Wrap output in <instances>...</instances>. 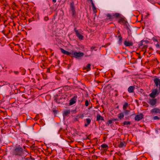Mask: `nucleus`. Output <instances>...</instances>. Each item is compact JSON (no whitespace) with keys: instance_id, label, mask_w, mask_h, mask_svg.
Instances as JSON below:
<instances>
[{"instance_id":"obj_1","label":"nucleus","mask_w":160,"mask_h":160,"mask_svg":"<svg viewBox=\"0 0 160 160\" xmlns=\"http://www.w3.org/2000/svg\"><path fill=\"white\" fill-rule=\"evenodd\" d=\"M14 153L18 157L19 159H23L26 157V154L24 153L22 149L21 148H17L14 150Z\"/></svg>"},{"instance_id":"obj_2","label":"nucleus","mask_w":160,"mask_h":160,"mask_svg":"<svg viewBox=\"0 0 160 160\" xmlns=\"http://www.w3.org/2000/svg\"><path fill=\"white\" fill-rule=\"evenodd\" d=\"M70 12H71L72 16L73 18H75L76 14V12L75 9V7L74 6V4L73 2H71L70 4Z\"/></svg>"},{"instance_id":"obj_3","label":"nucleus","mask_w":160,"mask_h":160,"mask_svg":"<svg viewBox=\"0 0 160 160\" xmlns=\"http://www.w3.org/2000/svg\"><path fill=\"white\" fill-rule=\"evenodd\" d=\"M159 93L157 89H153L152 90V92L149 95L150 97L152 98H154L156 96H158Z\"/></svg>"},{"instance_id":"obj_4","label":"nucleus","mask_w":160,"mask_h":160,"mask_svg":"<svg viewBox=\"0 0 160 160\" xmlns=\"http://www.w3.org/2000/svg\"><path fill=\"white\" fill-rule=\"evenodd\" d=\"M120 14L119 13H116L110 14L108 13L106 15V16L109 19H113L115 18H118L120 17Z\"/></svg>"},{"instance_id":"obj_5","label":"nucleus","mask_w":160,"mask_h":160,"mask_svg":"<svg viewBox=\"0 0 160 160\" xmlns=\"http://www.w3.org/2000/svg\"><path fill=\"white\" fill-rule=\"evenodd\" d=\"M72 54L74 55V57L76 58H79L80 57L83 56L84 55L83 53L80 52H72Z\"/></svg>"},{"instance_id":"obj_6","label":"nucleus","mask_w":160,"mask_h":160,"mask_svg":"<svg viewBox=\"0 0 160 160\" xmlns=\"http://www.w3.org/2000/svg\"><path fill=\"white\" fill-rule=\"evenodd\" d=\"M157 100L156 98H153L152 99H149L148 102L152 106L155 105L157 103Z\"/></svg>"},{"instance_id":"obj_7","label":"nucleus","mask_w":160,"mask_h":160,"mask_svg":"<svg viewBox=\"0 0 160 160\" xmlns=\"http://www.w3.org/2000/svg\"><path fill=\"white\" fill-rule=\"evenodd\" d=\"M78 97L77 95H75L69 101V105H72L75 103L77 101V99Z\"/></svg>"},{"instance_id":"obj_8","label":"nucleus","mask_w":160,"mask_h":160,"mask_svg":"<svg viewBox=\"0 0 160 160\" xmlns=\"http://www.w3.org/2000/svg\"><path fill=\"white\" fill-rule=\"evenodd\" d=\"M153 81L155 84L156 86L157 87H158L159 89H160V79L158 78H156L153 79Z\"/></svg>"},{"instance_id":"obj_9","label":"nucleus","mask_w":160,"mask_h":160,"mask_svg":"<svg viewBox=\"0 0 160 160\" xmlns=\"http://www.w3.org/2000/svg\"><path fill=\"white\" fill-rule=\"evenodd\" d=\"M143 118V114L142 113H140L139 114L136 115L134 119L136 121H139L141 120Z\"/></svg>"},{"instance_id":"obj_10","label":"nucleus","mask_w":160,"mask_h":160,"mask_svg":"<svg viewBox=\"0 0 160 160\" xmlns=\"http://www.w3.org/2000/svg\"><path fill=\"white\" fill-rule=\"evenodd\" d=\"M74 30L76 32V34L78 38L80 40H82L83 38V36L79 33L78 31L77 30L76 28H74Z\"/></svg>"},{"instance_id":"obj_11","label":"nucleus","mask_w":160,"mask_h":160,"mask_svg":"<svg viewBox=\"0 0 160 160\" xmlns=\"http://www.w3.org/2000/svg\"><path fill=\"white\" fill-rule=\"evenodd\" d=\"M151 112L152 113L160 114V109L155 108L151 109Z\"/></svg>"},{"instance_id":"obj_12","label":"nucleus","mask_w":160,"mask_h":160,"mask_svg":"<svg viewBox=\"0 0 160 160\" xmlns=\"http://www.w3.org/2000/svg\"><path fill=\"white\" fill-rule=\"evenodd\" d=\"M124 44L126 46L130 47L132 46L133 45V43L132 42H128L125 41L124 42Z\"/></svg>"},{"instance_id":"obj_13","label":"nucleus","mask_w":160,"mask_h":160,"mask_svg":"<svg viewBox=\"0 0 160 160\" xmlns=\"http://www.w3.org/2000/svg\"><path fill=\"white\" fill-rule=\"evenodd\" d=\"M60 49L61 52L64 54L68 55H70L72 54V53L67 51L62 48H60Z\"/></svg>"},{"instance_id":"obj_14","label":"nucleus","mask_w":160,"mask_h":160,"mask_svg":"<svg viewBox=\"0 0 160 160\" xmlns=\"http://www.w3.org/2000/svg\"><path fill=\"white\" fill-rule=\"evenodd\" d=\"M60 49L61 52L64 54L68 55H70L72 54V53L67 51L62 48H60Z\"/></svg>"},{"instance_id":"obj_15","label":"nucleus","mask_w":160,"mask_h":160,"mask_svg":"<svg viewBox=\"0 0 160 160\" xmlns=\"http://www.w3.org/2000/svg\"><path fill=\"white\" fill-rule=\"evenodd\" d=\"M135 87L133 86H130L128 88V92L129 93H132L134 92Z\"/></svg>"},{"instance_id":"obj_16","label":"nucleus","mask_w":160,"mask_h":160,"mask_svg":"<svg viewBox=\"0 0 160 160\" xmlns=\"http://www.w3.org/2000/svg\"><path fill=\"white\" fill-rule=\"evenodd\" d=\"M86 123H85L84 125V126L86 127L88 126L90 123L91 119L90 118H88L86 119Z\"/></svg>"},{"instance_id":"obj_17","label":"nucleus","mask_w":160,"mask_h":160,"mask_svg":"<svg viewBox=\"0 0 160 160\" xmlns=\"http://www.w3.org/2000/svg\"><path fill=\"white\" fill-rule=\"evenodd\" d=\"M126 143L125 142H120L118 145V147L119 148H121L126 146Z\"/></svg>"},{"instance_id":"obj_18","label":"nucleus","mask_w":160,"mask_h":160,"mask_svg":"<svg viewBox=\"0 0 160 160\" xmlns=\"http://www.w3.org/2000/svg\"><path fill=\"white\" fill-rule=\"evenodd\" d=\"M58 95H56L55 96V98L54 99V101L58 103H61V102L60 101V100L62 99L61 98H60V99H58L57 98Z\"/></svg>"},{"instance_id":"obj_19","label":"nucleus","mask_w":160,"mask_h":160,"mask_svg":"<svg viewBox=\"0 0 160 160\" xmlns=\"http://www.w3.org/2000/svg\"><path fill=\"white\" fill-rule=\"evenodd\" d=\"M97 120L99 121V120H104L103 118L99 114H98L97 116Z\"/></svg>"},{"instance_id":"obj_20","label":"nucleus","mask_w":160,"mask_h":160,"mask_svg":"<svg viewBox=\"0 0 160 160\" xmlns=\"http://www.w3.org/2000/svg\"><path fill=\"white\" fill-rule=\"evenodd\" d=\"M118 38H119L118 43L119 44H121L122 43V38L121 36V34L119 32H118Z\"/></svg>"},{"instance_id":"obj_21","label":"nucleus","mask_w":160,"mask_h":160,"mask_svg":"<svg viewBox=\"0 0 160 160\" xmlns=\"http://www.w3.org/2000/svg\"><path fill=\"white\" fill-rule=\"evenodd\" d=\"M124 116V113L122 112L119 113L118 115V118L120 120H122Z\"/></svg>"},{"instance_id":"obj_22","label":"nucleus","mask_w":160,"mask_h":160,"mask_svg":"<svg viewBox=\"0 0 160 160\" xmlns=\"http://www.w3.org/2000/svg\"><path fill=\"white\" fill-rule=\"evenodd\" d=\"M70 112V111L69 110H66L64 111L63 116H67L68 114H69Z\"/></svg>"},{"instance_id":"obj_23","label":"nucleus","mask_w":160,"mask_h":160,"mask_svg":"<svg viewBox=\"0 0 160 160\" xmlns=\"http://www.w3.org/2000/svg\"><path fill=\"white\" fill-rule=\"evenodd\" d=\"M125 22V21L124 19L122 18H121L118 21V22L124 24Z\"/></svg>"},{"instance_id":"obj_24","label":"nucleus","mask_w":160,"mask_h":160,"mask_svg":"<svg viewBox=\"0 0 160 160\" xmlns=\"http://www.w3.org/2000/svg\"><path fill=\"white\" fill-rule=\"evenodd\" d=\"M91 64H88L86 67L84 68L85 69H87V71H89L90 70L91 68Z\"/></svg>"},{"instance_id":"obj_25","label":"nucleus","mask_w":160,"mask_h":160,"mask_svg":"<svg viewBox=\"0 0 160 160\" xmlns=\"http://www.w3.org/2000/svg\"><path fill=\"white\" fill-rule=\"evenodd\" d=\"M124 110V114L125 115H127L129 114V112H130V111L129 110H127L126 109H125V110Z\"/></svg>"},{"instance_id":"obj_26","label":"nucleus","mask_w":160,"mask_h":160,"mask_svg":"<svg viewBox=\"0 0 160 160\" xmlns=\"http://www.w3.org/2000/svg\"><path fill=\"white\" fill-rule=\"evenodd\" d=\"M128 103L127 102L125 103L123 105V110L126 109L127 108L128 106Z\"/></svg>"},{"instance_id":"obj_27","label":"nucleus","mask_w":160,"mask_h":160,"mask_svg":"<svg viewBox=\"0 0 160 160\" xmlns=\"http://www.w3.org/2000/svg\"><path fill=\"white\" fill-rule=\"evenodd\" d=\"M108 147V146L106 144H103L101 146V148H106Z\"/></svg>"},{"instance_id":"obj_28","label":"nucleus","mask_w":160,"mask_h":160,"mask_svg":"<svg viewBox=\"0 0 160 160\" xmlns=\"http://www.w3.org/2000/svg\"><path fill=\"white\" fill-rule=\"evenodd\" d=\"M6 82H4L1 81L0 82V86L1 87V86H3V85H4L5 84H6Z\"/></svg>"},{"instance_id":"obj_29","label":"nucleus","mask_w":160,"mask_h":160,"mask_svg":"<svg viewBox=\"0 0 160 160\" xmlns=\"http://www.w3.org/2000/svg\"><path fill=\"white\" fill-rule=\"evenodd\" d=\"M123 124L124 125H125L126 124L130 125L131 124V122L130 121H128L127 122V121H125L124 122Z\"/></svg>"},{"instance_id":"obj_30","label":"nucleus","mask_w":160,"mask_h":160,"mask_svg":"<svg viewBox=\"0 0 160 160\" xmlns=\"http://www.w3.org/2000/svg\"><path fill=\"white\" fill-rule=\"evenodd\" d=\"M148 47V46L147 45H144L142 47V48L143 49V50H145V52L146 51V49Z\"/></svg>"},{"instance_id":"obj_31","label":"nucleus","mask_w":160,"mask_h":160,"mask_svg":"<svg viewBox=\"0 0 160 160\" xmlns=\"http://www.w3.org/2000/svg\"><path fill=\"white\" fill-rule=\"evenodd\" d=\"M92 9L93 11H94L96 9V8L95 7V6L94 5V3H93L92 4Z\"/></svg>"},{"instance_id":"obj_32","label":"nucleus","mask_w":160,"mask_h":160,"mask_svg":"<svg viewBox=\"0 0 160 160\" xmlns=\"http://www.w3.org/2000/svg\"><path fill=\"white\" fill-rule=\"evenodd\" d=\"M112 123V121L111 119L109 120L108 122H107L106 124L109 125V124H111Z\"/></svg>"},{"instance_id":"obj_33","label":"nucleus","mask_w":160,"mask_h":160,"mask_svg":"<svg viewBox=\"0 0 160 160\" xmlns=\"http://www.w3.org/2000/svg\"><path fill=\"white\" fill-rule=\"evenodd\" d=\"M85 106L87 107L89 105V101L88 100H86L85 102Z\"/></svg>"},{"instance_id":"obj_34","label":"nucleus","mask_w":160,"mask_h":160,"mask_svg":"<svg viewBox=\"0 0 160 160\" xmlns=\"http://www.w3.org/2000/svg\"><path fill=\"white\" fill-rule=\"evenodd\" d=\"M153 119L154 120H159L160 118L157 116H155L153 117Z\"/></svg>"},{"instance_id":"obj_35","label":"nucleus","mask_w":160,"mask_h":160,"mask_svg":"<svg viewBox=\"0 0 160 160\" xmlns=\"http://www.w3.org/2000/svg\"><path fill=\"white\" fill-rule=\"evenodd\" d=\"M84 117V114H82L79 117V118H81L82 119Z\"/></svg>"},{"instance_id":"obj_36","label":"nucleus","mask_w":160,"mask_h":160,"mask_svg":"<svg viewBox=\"0 0 160 160\" xmlns=\"http://www.w3.org/2000/svg\"><path fill=\"white\" fill-rule=\"evenodd\" d=\"M111 120L113 122H114L116 121H118V119L117 118L115 119V118H113L111 119Z\"/></svg>"},{"instance_id":"obj_37","label":"nucleus","mask_w":160,"mask_h":160,"mask_svg":"<svg viewBox=\"0 0 160 160\" xmlns=\"http://www.w3.org/2000/svg\"><path fill=\"white\" fill-rule=\"evenodd\" d=\"M95 47L92 46L91 48V50L92 52L95 48Z\"/></svg>"},{"instance_id":"obj_38","label":"nucleus","mask_w":160,"mask_h":160,"mask_svg":"<svg viewBox=\"0 0 160 160\" xmlns=\"http://www.w3.org/2000/svg\"><path fill=\"white\" fill-rule=\"evenodd\" d=\"M44 20L45 21H47L48 20V17H45L44 18Z\"/></svg>"},{"instance_id":"obj_39","label":"nucleus","mask_w":160,"mask_h":160,"mask_svg":"<svg viewBox=\"0 0 160 160\" xmlns=\"http://www.w3.org/2000/svg\"><path fill=\"white\" fill-rule=\"evenodd\" d=\"M129 30L128 31V35L129 36L130 35V34L129 33V32H131V30L129 29Z\"/></svg>"},{"instance_id":"obj_40","label":"nucleus","mask_w":160,"mask_h":160,"mask_svg":"<svg viewBox=\"0 0 160 160\" xmlns=\"http://www.w3.org/2000/svg\"><path fill=\"white\" fill-rule=\"evenodd\" d=\"M159 43H158L156 44V47L157 48L159 47Z\"/></svg>"},{"instance_id":"obj_41","label":"nucleus","mask_w":160,"mask_h":160,"mask_svg":"<svg viewBox=\"0 0 160 160\" xmlns=\"http://www.w3.org/2000/svg\"><path fill=\"white\" fill-rule=\"evenodd\" d=\"M88 1H90L91 2V4L93 3L92 0H88Z\"/></svg>"},{"instance_id":"obj_42","label":"nucleus","mask_w":160,"mask_h":160,"mask_svg":"<svg viewBox=\"0 0 160 160\" xmlns=\"http://www.w3.org/2000/svg\"><path fill=\"white\" fill-rule=\"evenodd\" d=\"M14 72L15 73V74H17L19 72L18 71H14Z\"/></svg>"},{"instance_id":"obj_43","label":"nucleus","mask_w":160,"mask_h":160,"mask_svg":"<svg viewBox=\"0 0 160 160\" xmlns=\"http://www.w3.org/2000/svg\"><path fill=\"white\" fill-rule=\"evenodd\" d=\"M79 118V117H78V116H77V117L75 118V119H76V121H78V120Z\"/></svg>"},{"instance_id":"obj_44","label":"nucleus","mask_w":160,"mask_h":160,"mask_svg":"<svg viewBox=\"0 0 160 160\" xmlns=\"http://www.w3.org/2000/svg\"><path fill=\"white\" fill-rule=\"evenodd\" d=\"M140 159H142L144 160V159H146V158L145 157H142V158H140Z\"/></svg>"},{"instance_id":"obj_45","label":"nucleus","mask_w":160,"mask_h":160,"mask_svg":"<svg viewBox=\"0 0 160 160\" xmlns=\"http://www.w3.org/2000/svg\"><path fill=\"white\" fill-rule=\"evenodd\" d=\"M52 2H53L55 3L56 2V0H52Z\"/></svg>"},{"instance_id":"obj_46","label":"nucleus","mask_w":160,"mask_h":160,"mask_svg":"<svg viewBox=\"0 0 160 160\" xmlns=\"http://www.w3.org/2000/svg\"><path fill=\"white\" fill-rule=\"evenodd\" d=\"M1 139H2L1 136V135H0V142L1 141Z\"/></svg>"},{"instance_id":"obj_47","label":"nucleus","mask_w":160,"mask_h":160,"mask_svg":"<svg viewBox=\"0 0 160 160\" xmlns=\"http://www.w3.org/2000/svg\"><path fill=\"white\" fill-rule=\"evenodd\" d=\"M50 71V70L49 69H48L47 70V72H49Z\"/></svg>"},{"instance_id":"obj_48","label":"nucleus","mask_w":160,"mask_h":160,"mask_svg":"<svg viewBox=\"0 0 160 160\" xmlns=\"http://www.w3.org/2000/svg\"><path fill=\"white\" fill-rule=\"evenodd\" d=\"M24 159H25V160H29L28 159V158H24Z\"/></svg>"},{"instance_id":"obj_49","label":"nucleus","mask_w":160,"mask_h":160,"mask_svg":"<svg viewBox=\"0 0 160 160\" xmlns=\"http://www.w3.org/2000/svg\"><path fill=\"white\" fill-rule=\"evenodd\" d=\"M35 120H36L38 119L37 118H35L34 119Z\"/></svg>"},{"instance_id":"obj_50","label":"nucleus","mask_w":160,"mask_h":160,"mask_svg":"<svg viewBox=\"0 0 160 160\" xmlns=\"http://www.w3.org/2000/svg\"><path fill=\"white\" fill-rule=\"evenodd\" d=\"M86 139H88V137H87Z\"/></svg>"},{"instance_id":"obj_51","label":"nucleus","mask_w":160,"mask_h":160,"mask_svg":"<svg viewBox=\"0 0 160 160\" xmlns=\"http://www.w3.org/2000/svg\"><path fill=\"white\" fill-rule=\"evenodd\" d=\"M116 123H117V122H116Z\"/></svg>"}]
</instances>
